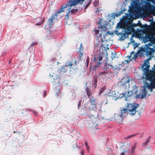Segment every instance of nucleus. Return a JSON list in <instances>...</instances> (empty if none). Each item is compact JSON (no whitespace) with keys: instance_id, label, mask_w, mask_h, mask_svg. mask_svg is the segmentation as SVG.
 <instances>
[{"instance_id":"nucleus-1","label":"nucleus","mask_w":155,"mask_h":155,"mask_svg":"<svg viewBox=\"0 0 155 155\" xmlns=\"http://www.w3.org/2000/svg\"><path fill=\"white\" fill-rule=\"evenodd\" d=\"M142 68L143 73L141 80L144 84L143 92L146 95L147 91L146 89L150 90L152 92L153 89L155 88V65L152 68V71L150 70L149 63L147 60L144 62Z\"/></svg>"},{"instance_id":"nucleus-2","label":"nucleus","mask_w":155,"mask_h":155,"mask_svg":"<svg viewBox=\"0 0 155 155\" xmlns=\"http://www.w3.org/2000/svg\"><path fill=\"white\" fill-rule=\"evenodd\" d=\"M84 0H70L66 5L62 6L58 13L63 12L66 14V18H68L69 15L78 10L77 5L79 3H82Z\"/></svg>"},{"instance_id":"nucleus-3","label":"nucleus","mask_w":155,"mask_h":155,"mask_svg":"<svg viewBox=\"0 0 155 155\" xmlns=\"http://www.w3.org/2000/svg\"><path fill=\"white\" fill-rule=\"evenodd\" d=\"M107 24L105 23L104 25H102L101 27L98 28V29L96 30L95 33L97 36L99 40H101L103 42H105L103 45H109L108 42L110 41L108 35H113L114 33L113 32H108L106 33L105 31L106 29V26Z\"/></svg>"},{"instance_id":"nucleus-4","label":"nucleus","mask_w":155,"mask_h":155,"mask_svg":"<svg viewBox=\"0 0 155 155\" xmlns=\"http://www.w3.org/2000/svg\"><path fill=\"white\" fill-rule=\"evenodd\" d=\"M97 115H91L86 120V124H88L89 128L94 129L97 125L99 120Z\"/></svg>"},{"instance_id":"nucleus-5","label":"nucleus","mask_w":155,"mask_h":155,"mask_svg":"<svg viewBox=\"0 0 155 155\" xmlns=\"http://www.w3.org/2000/svg\"><path fill=\"white\" fill-rule=\"evenodd\" d=\"M138 106V105L136 104L128 103L126 107L127 114L131 116H134L137 113H138L137 110Z\"/></svg>"},{"instance_id":"nucleus-6","label":"nucleus","mask_w":155,"mask_h":155,"mask_svg":"<svg viewBox=\"0 0 155 155\" xmlns=\"http://www.w3.org/2000/svg\"><path fill=\"white\" fill-rule=\"evenodd\" d=\"M130 79L128 77L126 76L123 78L121 81L118 83V85L119 86H122L123 88H125L127 89H129L131 86H130L129 83L130 82Z\"/></svg>"},{"instance_id":"nucleus-7","label":"nucleus","mask_w":155,"mask_h":155,"mask_svg":"<svg viewBox=\"0 0 155 155\" xmlns=\"http://www.w3.org/2000/svg\"><path fill=\"white\" fill-rule=\"evenodd\" d=\"M72 66V64L70 62L67 63L66 65L64 66H62L58 70L59 72L64 73H65L67 72L70 73L71 71L73 68L71 67Z\"/></svg>"},{"instance_id":"nucleus-8","label":"nucleus","mask_w":155,"mask_h":155,"mask_svg":"<svg viewBox=\"0 0 155 155\" xmlns=\"http://www.w3.org/2000/svg\"><path fill=\"white\" fill-rule=\"evenodd\" d=\"M127 112V108L125 109L124 108H121L119 112V115L117 114H115V117L116 119L121 121L123 120L122 117L124 116Z\"/></svg>"},{"instance_id":"nucleus-9","label":"nucleus","mask_w":155,"mask_h":155,"mask_svg":"<svg viewBox=\"0 0 155 155\" xmlns=\"http://www.w3.org/2000/svg\"><path fill=\"white\" fill-rule=\"evenodd\" d=\"M116 94L114 91H110L106 95L107 98H110L112 100H116L118 99V97L116 96Z\"/></svg>"},{"instance_id":"nucleus-10","label":"nucleus","mask_w":155,"mask_h":155,"mask_svg":"<svg viewBox=\"0 0 155 155\" xmlns=\"http://www.w3.org/2000/svg\"><path fill=\"white\" fill-rule=\"evenodd\" d=\"M49 77L51 79V81L55 83H58L59 81V78L58 75L54 73L49 74Z\"/></svg>"},{"instance_id":"nucleus-11","label":"nucleus","mask_w":155,"mask_h":155,"mask_svg":"<svg viewBox=\"0 0 155 155\" xmlns=\"http://www.w3.org/2000/svg\"><path fill=\"white\" fill-rule=\"evenodd\" d=\"M137 57V54L136 53H135L134 52L132 51L130 53L129 55L127 56V58H128L129 59H126L125 61H126L127 63H128L132 59H134L135 60Z\"/></svg>"},{"instance_id":"nucleus-12","label":"nucleus","mask_w":155,"mask_h":155,"mask_svg":"<svg viewBox=\"0 0 155 155\" xmlns=\"http://www.w3.org/2000/svg\"><path fill=\"white\" fill-rule=\"evenodd\" d=\"M57 14H56L54 15H52L50 18L48 19V24L50 25H52L54 21L57 20Z\"/></svg>"},{"instance_id":"nucleus-13","label":"nucleus","mask_w":155,"mask_h":155,"mask_svg":"<svg viewBox=\"0 0 155 155\" xmlns=\"http://www.w3.org/2000/svg\"><path fill=\"white\" fill-rule=\"evenodd\" d=\"M105 67L106 68H109L110 69H113L114 70L116 69H117L118 68V65H112L109 63L108 61H107V62L105 65Z\"/></svg>"},{"instance_id":"nucleus-14","label":"nucleus","mask_w":155,"mask_h":155,"mask_svg":"<svg viewBox=\"0 0 155 155\" xmlns=\"http://www.w3.org/2000/svg\"><path fill=\"white\" fill-rule=\"evenodd\" d=\"M128 145L127 144H125L121 147V148L123 150L122 151L121 155H124V153H126L128 148Z\"/></svg>"},{"instance_id":"nucleus-15","label":"nucleus","mask_w":155,"mask_h":155,"mask_svg":"<svg viewBox=\"0 0 155 155\" xmlns=\"http://www.w3.org/2000/svg\"><path fill=\"white\" fill-rule=\"evenodd\" d=\"M108 75V74H106V73H103L100 75V79H106V78Z\"/></svg>"},{"instance_id":"nucleus-16","label":"nucleus","mask_w":155,"mask_h":155,"mask_svg":"<svg viewBox=\"0 0 155 155\" xmlns=\"http://www.w3.org/2000/svg\"><path fill=\"white\" fill-rule=\"evenodd\" d=\"M91 106H90L89 107L90 110H95L96 109V107H95V106L94 104V101H91Z\"/></svg>"},{"instance_id":"nucleus-17","label":"nucleus","mask_w":155,"mask_h":155,"mask_svg":"<svg viewBox=\"0 0 155 155\" xmlns=\"http://www.w3.org/2000/svg\"><path fill=\"white\" fill-rule=\"evenodd\" d=\"M111 58L112 60L115 58H118V57L117 56V53L114 51L111 52Z\"/></svg>"},{"instance_id":"nucleus-18","label":"nucleus","mask_w":155,"mask_h":155,"mask_svg":"<svg viewBox=\"0 0 155 155\" xmlns=\"http://www.w3.org/2000/svg\"><path fill=\"white\" fill-rule=\"evenodd\" d=\"M132 87H134V90H130V91H128L129 93H130V95H131V94H132L133 93L137 91H136V87H136V86L134 85H132Z\"/></svg>"},{"instance_id":"nucleus-19","label":"nucleus","mask_w":155,"mask_h":155,"mask_svg":"<svg viewBox=\"0 0 155 155\" xmlns=\"http://www.w3.org/2000/svg\"><path fill=\"white\" fill-rule=\"evenodd\" d=\"M60 94V90L58 89H56L55 91V95L56 96H59Z\"/></svg>"},{"instance_id":"nucleus-20","label":"nucleus","mask_w":155,"mask_h":155,"mask_svg":"<svg viewBox=\"0 0 155 155\" xmlns=\"http://www.w3.org/2000/svg\"><path fill=\"white\" fill-rule=\"evenodd\" d=\"M102 56L101 55H100L99 56V60L100 61H101L102 60Z\"/></svg>"},{"instance_id":"nucleus-21","label":"nucleus","mask_w":155,"mask_h":155,"mask_svg":"<svg viewBox=\"0 0 155 155\" xmlns=\"http://www.w3.org/2000/svg\"><path fill=\"white\" fill-rule=\"evenodd\" d=\"M104 21V20L103 19H101L100 21H99V24H101L102 22H103Z\"/></svg>"},{"instance_id":"nucleus-22","label":"nucleus","mask_w":155,"mask_h":155,"mask_svg":"<svg viewBox=\"0 0 155 155\" xmlns=\"http://www.w3.org/2000/svg\"><path fill=\"white\" fill-rule=\"evenodd\" d=\"M117 28L118 29H120L121 28V26L119 25H119H117Z\"/></svg>"},{"instance_id":"nucleus-23","label":"nucleus","mask_w":155,"mask_h":155,"mask_svg":"<svg viewBox=\"0 0 155 155\" xmlns=\"http://www.w3.org/2000/svg\"><path fill=\"white\" fill-rule=\"evenodd\" d=\"M124 61H123V62H122V64H119V65H121V66H123L124 65Z\"/></svg>"},{"instance_id":"nucleus-24","label":"nucleus","mask_w":155,"mask_h":155,"mask_svg":"<svg viewBox=\"0 0 155 155\" xmlns=\"http://www.w3.org/2000/svg\"><path fill=\"white\" fill-rule=\"evenodd\" d=\"M82 115H87V114L85 112H84V113H82L81 114Z\"/></svg>"},{"instance_id":"nucleus-25","label":"nucleus","mask_w":155,"mask_h":155,"mask_svg":"<svg viewBox=\"0 0 155 155\" xmlns=\"http://www.w3.org/2000/svg\"><path fill=\"white\" fill-rule=\"evenodd\" d=\"M101 63V62L100 61H99L98 62V65H100Z\"/></svg>"},{"instance_id":"nucleus-26","label":"nucleus","mask_w":155,"mask_h":155,"mask_svg":"<svg viewBox=\"0 0 155 155\" xmlns=\"http://www.w3.org/2000/svg\"><path fill=\"white\" fill-rule=\"evenodd\" d=\"M126 59H128V60H129V58H127V57H126V59L125 60H126Z\"/></svg>"},{"instance_id":"nucleus-27","label":"nucleus","mask_w":155,"mask_h":155,"mask_svg":"<svg viewBox=\"0 0 155 155\" xmlns=\"http://www.w3.org/2000/svg\"><path fill=\"white\" fill-rule=\"evenodd\" d=\"M108 54L107 53V52H106V55H108Z\"/></svg>"},{"instance_id":"nucleus-28","label":"nucleus","mask_w":155,"mask_h":155,"mask_svg":"<svg viewBox=\"0 0 155 155\" xmlns=\"http://www.w3.org/2000/svg\"><path fill=\"white\" fill-rule=\"evenodd\" d=\"M82 45V44H81V45H80L81 47V46Z\"/></svg>"},{"instance_id":"nucleus-29","label":"nucleus","mask_w":155,"mask_h":155,"mask_svg":"<svg viewBox=\"0 0 155 155\" xmlns=\"http://www.w3.org/2000/svg\"><path fill=\"white\" fill-rule=\"evenodd\" d=\"M82 111H84V110H82Z\"/></svg>"},{"instance_id":"nucleus-30","label":"nucleus","mask_w":155,"mask_h":155,"mask_svg":"<svg viewBox=\"0 0 155 155\" xmlns=\"http://www.w3.org/2000/svg\"><path fill=\"white\" fill-rule=\"evenodd\" d=\"M125 62H126V64H127V62H126V61H125Z\"/></svg>"}]
</instances>
